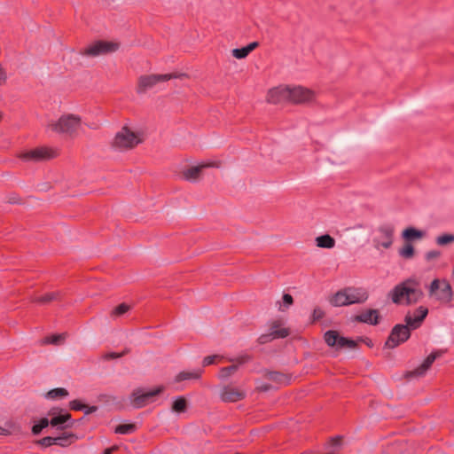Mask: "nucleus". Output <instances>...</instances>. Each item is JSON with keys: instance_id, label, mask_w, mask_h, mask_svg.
Returning <instances> with one entry per match:
<instances>
[{"instance_id": "obj_1", "label": "nucleus", "mask_w": 454, "mask_h": 454, "mask_svg": "<svg viewBox=\"0 0 454 454\" xmlns=\"http://www.w3.org/2000/svg\"><path fill=\"white\" fill-rule=\"evenodd\" d=\"M387 296L395 304L409 306L419 301L424 294L419 281L410 278L396 285Z\"/></svg>"}, {"instance_id": "obj_2", "label": "nucleus", "mask_w": 454, "mask_h": 454, "mask_svg": "<svg viewBox=\"0 0 454 454\" xmlns=\"http://www.w3.org/2000/svg\"><path fill=\"white\" fill-rule=\"evenodd\" d=\"M368 297V293L364 288L348 286L336 292L330 297L329 302L334 307H342L364 303Z\"/></svg>"}, {"instance_id": "obj_3", "label": "nucleus", "mask_w": 454, "mask_h": 454, "mask_svg": "<svg viewBox=\"0 0 454 454\" xmlns=\"http://www.w3.org/2000/svg\"><path fill=\"white\" fill-rule=\"evenodd\" d=\"M140 143H142V139L139 137L138 134L132 131L128 126H123L121 130L115 134L111 145L116 150L127 151L133 149Z\"/></svg>"}, {"instance_id": "obj_4", "label": "nucleus", "mask_w": 454, "mask_h": 454, "mask_svg": "<svg viewBox=\"0 0 454 454\" xmlns=\"http://www.w3.org/2000/svg\"><path fill=\"white\" fill-rule=\"evenodd\" d=\"M428 294L444 304L450 303L453 300L452 287L445 278H434L428 287Z\"/></svg>"}, {"instance_id": "obj_5", "label": "nucleus", "mask_w": 454, "mask_h": 454, "mask_svg": "<svg viewBox=\"0 0 454 454\" xmlns=\"http://www.w3.org/2000/svg\"><path fill=\"white\" fill-rule=\"evenodd\" d=\"M80 125L81 118L78 115L68 114L60 116L57 121L51 123L50 128L56 133L72 136Z\"/></svg>"}, {"instance_id": "obj_6", "label": "nucleus", "mask_w": 454, "mask_h": 454, "mask_svg": "<svg viewBox=\"0 0 454 454\" xmlns=\"http://www.w3.org/2000/svg\"><path fill=\"white\" fill-rule=\"evenodd\" d=\"M185 74H145L138 78L137 92L138 94L145 93L149 89L153 88L158 82H166L170 79L186 77Z\"/></svg>"}, {"instance_id": "obj_7", "label": "nucleus", "mask_w": 454, "mask_h": 454, "mask_svg": "<svg viewBox=\"0 0 454 454\" xmlns=\"http://www.w3.org/2000/svg\"><path fill=\"white\" fill-rule=\"evenodd\" d=\"M59 156V150L48 146H40L20 154V160L24 161H44Z\"/></svg>"}, {"instance_id": "obj_8", "label": "nucleus", "mask_w": 454, "mask_h": 454, "mask_svg": "<svg viewBox=\"0 0 454 454\" xmlns=\"http://www.w3.org/2000/svg\"><path fill=\"white\" fill-rule=\"evenodd\" d=\"M163 391V387H158L155 389L145 391L143 388L134 389L130 395V403L135 409H140L150 403L153 398Z\"/></svg>"}, {"instance_id": "obj_9", "label": "nucleus", "mask_w": 454, "mask_h": 454, "mask_svg": "<svg viewBox=\"0 0 454 454\" xmlns=\"http://www.w3.org/2000/svg\"><path fill=\"white\" fill-rule=\"evenodd\" d=\"M411 329L405 324L395 325L385 342V347L387 348H395L407 341L411 337Z\"/></svg>"}, {"instance_id": "obj_10", "label": "nucleus", "mask_w": 454, "mask_h": 454, "mask_svg": "<svg viewBox=\"0 0 454 454\" xmlns=\"http://www.w3.org/2000/svg\"><path fill=\"white\" fill-rule=\"evenodd\" d=\"M118 44L112 42L97 41L81 51V54L88 57H98L99 55L114 52Z\"/></svg>"}, {"instance_id": "obj_11", "label": "nucleus", "mask_w": 454, "mask_h": 454, "mask_svg": "<svg viewBox=\"0 0 454 454\" xmlns=\"http://www.w3.org/2000/svg\"><path fill=\"white\" fill-rule=\"evenodd\" d=\"M284 93H286L287 100L295 104L309 102L314 98V93L312 90L301 86L294 88L286 87V90H285Z\"/></svg>"}, {"instance_id": "obj_12", "label": "nucleus", "mask_w": 454, "mask_h": 454, "mask_svg": "<svg viewBox=\"0 0 454 454\" xmlns=\"http://www.w3.org/2000/svg\"><path fill=\"white\" fill-rule=\"evenodd\" d=\"M394 226L389 223L382 224L378 228L379 237L373 239L376 248L380 247L387 249L391 247L394 239Z\"/></svg>"}, {"instance_id": "obj_13", "label": "nucleus", "mask_w": 454, "mask_h": 454, "mask_svg": "<svg viewBox=\"0 0 454 454\" xmlns=\"http://www.w3.org/2000/svg\"><path fill=\"white\" fill-rule=\"evenodd\" d=\"M428 314V309L424 306L417 308L413 313L408 312L404 317L405 324L411 329L419 328Z\"/></svg>"}, {"instance_id": "obj_14", "label": "nucleus", "mask_w": 454, "mask_h": 454, "mask_svg": "<svg viewBox=\"0 0 454 454\" xmlns=\"http://www.w3.org/2000/svg\"><path fill=\"white\" fill-rule=\"evenodd\" d=\"M220 397L225 403H235L243 400L246 393L238 387L225 386L221 391Z\"/></svg>"}, {"instance_id": "obj_15", "label": "nucleus", "mask_w": 454, "mask_h": 454, "mask_svg": "<svg viewBox=\"0 0 454 454\" xmlns=\"http://www.w3.org/2000/svg\"><path fill=\"white\" fill-rule=\"evenodd\" d=\"M354 321L376 325L380 322V313L378 309H369L354 317Z\"/></svg>"}, {"instance_id": "obj_16", "label": "nucleus", "mask_w": 454, "mask_h": 454, "mask_svg": "<svg viewBox=\"0 0 454 454\" xmlns=\"http://www.w3.org/2000/svg\"><path fill=\"white\" fill-rule=\"evenodd\" d=\"M441 351L432 352L429 356H427V358L419 366H418L413 371L410 372V375L415 377L423 376L427 372V371L431 367L435 359L441 356Z\"/></svg>"}, {"instance_id": "obj_17", "label": "nucleus", "mask_w": 454, "mask_h": 454, "mask_svg": "<svg viewBox=\"0 0 454 454\" xmlns=\"http://www.w3.org/2000/svg\"><path fill=\"white\" fill-rule=\"evenodd\" d=\"M63 298V293L61 291H54L46 293L43 295L35 297L33 299V302L39 304H49L52 301H61Z\"/></svg>"}, {"instance_id": "obj_18", "label": "nucleus", "mask_w": 454, "mask_h": 454, "mask_svg": "<svg viewBox=\"0 0 454 454\" xmlns=\"http://www.w3.org/2000/svg\"><path fill=\"white\" fill-rule=\"evenodd\" d=\"M270 333L275 339H284L289 335V330L282 327L280 320H275L270 326Z\"/></svg>"}, {"instance_id": "obj_19", "label": "nucleus", "mask_w": 454, "mask_h": 454, "mask_svg": "<svg viewBox=\"0 0 454 454\" xmlns=\"http://www.w3.org/2000/svg\"><path fill=\"white\" fill-rule=\"evenodd\" d=\"M212 166L211 164H202L195 167H192L183 172V176L187 181H196L199 179L201 171L204 168Z\"/></svg>"}, {"instance_id": "obj_20", "label": "nucleus", "mask_w": 454, "mask_h": 454, "mask_svg": "<svg viewBox=\"0 0 454 454\" xmlns=\"http://www.w3.org/2000/svg\"><path fill=\"white\" fill-rule=\"evenodd\" d=\"M203 373L202 369H196L192 372H180L175 378L176 382H181L188 380H199Z\"/></svg>"}, {"instance_id": "obj_21", "label": "nucleus", "mask_w": 454, "mask_h": 454, "mask_svg": "<svg viewBox=\"0 0 454 454\" xmlns=\"http://www.w3.org/2000/svg\"><path fill=\"white\" fill-rule=\"evenodd\" d=\"M286 88H275L269 91L268 93V101L272 104H278L282 100L287 99V97H286V93H284Z\"/></svg>"}, {"instance_id": "obj_22", "label": "nucleus", "mask_w": 454, "mask_h": 454, "mask_svg": "<svg viewBox=\"0 0 454 454\" xmlns=\"http://www.w3.org/2000/svg\"><path fill=\"white\" fill-rule=\"evenodd\" d=\"M342 336L339 334L337 331L334 330H328L324 334V340L325 343L329 347H337V348H340V339H341Z\"/></svg>"}, {"instance_id": "obj_23", "label": "nucleus", "mask_w": 454, "mask_h": 454, "mask_svg": "<svg viewBox=\"0 0 454 454\" xmlns=\"http://www.w3.org/2000/svg\"><path fill=\"white\" fill-rule=\"evenodd\" d=\"M264 377L267 380L277 382L278 384H286L289 381V379L285 374L275 371L265 372Z\"/></svg>"}, {"instance_id": "obj_24", "label": "nucleus", "mask_w": 454, "mask_h": 454, "mask_svg": "<svg viewBox=\"0 0 454 454\" xmlns=\"http://www.w3.org/2000/svg\"><path fill=\"white\" fill-rule=\"evenodd\" d=\"M69 420H71V415L69 413H65V414L54 416L49 421H50L51 426L59 427V429H65L68 426H65L64 424Z\"/></svg>"}, {"instance_id": "obj_25", "label": "nucleus", "mask_w": 454, "mask_h": 454, "mask_svg": "<svg viewBox=\"0 0 454 454\" xmlns=\"http://www.w3.org/2000/svg\"><path fill=\"white\" fill-rule=\"evenodd\" d=\"M188 402L184 396H177L172 403V411L176 413H184L187 411Z\"/></svg>"}, {"instance_id": "obj_26", "label": "nucleus", "mask_w": 454, "mask_h": 454, "mask_svg": "<svg viewBox=\"0 0 454 454\" xmlns=\"http://www.w3.org/2000/svg\"><path fill=\"white\" fill-rule=\"evenodd\" d=\"M316 243L318 247L333 248L335 246V239L329 234H325L317 237Z\"/></svg>"}, {"instance_id": "obj_27", "label": "nucleus", "mask_w": 454, "mask_h": 454, "mask_svg": "<svg viewBox=\"0 0 454 454\" xmlns=\"http://www.w3.org/2000/svg\"><path fill=\"white\" fill-rule=\"evenodd\" d=\"M137 430V426L134 423L120 424L115 429L114 433L119 434H129Z\"/></svg>"}, {"instance_id": "obj_28", "label": "nucleus", "mask_w": 454, "mask_h": 454, "mask_svg": "<svg viewBox=\"0 0 454 454\" xmlns=\"http://www.w3.org/2000/svg\"><path fill=\"white\" fill-rule=\"evenodd\" d=\"M403 239H405L407 240H411L413 239H419V238L423 237V232L415 228L410 227V228L405 229L403 231Z\"/></svg>"}, {"instance_id": "obj_29", "label": "nucleus", "mask_w": 454, "mask_h": 454, "mask_svg": "<svg viewBox=\"0 0 454 454\" xmlns=\"http://www.w3.org/2000/svg\"><path fill=\"white\" fill-rule=\"evenodd\" d=\"M68 395V391L63 387L53 388L46 394V397L50 399H57Z\"/></svg>"}, {"instance_id": "obj_30", "label": "nucleus", "mask_w": 454, "mask_h": 454, "mask_svg": "<svg viewBox=\"0 0 454 454\" xmlns=\"http://www.w3.org/2000/svg\"><path fill=\"white\" fill-rule=\"evenodd\" d=\"M131 309V306L123 302L116 306L111 312L112 317H117L124 315Z\"/></svg>"}, {"instance_id": "obj_31", "label": "nucleus", "mask_w": 454, "mask_h": 454, "mask_svg": "<svg viewBox=\"0 0 454 454\" xmlns=\"http://www.w3.org/2000/svg\"><path fill=\"white\" fill-rule=\"evenodd\" d=\"M239 369L238 364H231L230 366L221 368L219 372V378L227 379L231 375L234 374Z\"/></svg>"}, {"instance_id": "obj_32", "label": "nucleus", "mask_w": 454, "mask_h": 454, "mask_svg": "<svg viewBox=\"0 0 454 454\" xmlns=\"http://www.w3.org/2000/svg\"><path fill=\"white\" fill-rule=\"evenodd\" d=\"M50 425V421L47 418H43L39 420V422L37 424H35L33 427H32V434L34 435H38L42 430L45 427H47L48 426Z\"/></svg>"}, {"instance_id": "obj_33", "label": "nucleus", "mask_w": 454, "mask_h": 454, "mask_svg": "<svg viewBox=\"0 0 454 454\" xmlns=\"http://www.w3.org/2000/svg\"><path fill=\"white\" fill-rule=\"evenodd\" d=\"M436 244L439 246H446L454 242V234L444 233L436 238Z\"/></svg>"}, {"instance_id": "obj_34", "label": "nucleus", "mask_w": 454, "mask_h": 454, "mask_svg": "<svg viewBox=\"0 0 454 454\" xmlns=\"http://www.w3.org/2000/svg\"><path fill=\"white\" fill-rule=\"evenodd\" d=\"M399 254L406 259H410L414 255V247L411 244H405L404 247L400 249Z\"/></svg>"}, {"instance_id": "obj_35", "label": "nucleus", "mask_w": 454, "mask_h": 454, "mask_svg": "<svg viewBox=\"0 0 454 454\" xmlns=\"http://www.w3.org/2000/svg\"><path fill=\"white\" fill-rule=\"evenodd\" d=\"M357 340H354L352 339H348L346 337H341V339H340V348H355L357 347Z\"/></svg>"}, {"instance_id": "obj_36", "label": "nucleus", "mask_w": 454, "mask_h": 454, "mask_svg": "<svg viewBox=\"0 0 454 454\" xmlns=\"http://www.w3.org/2000/svg\"><path fill=\"white\" fill-rule=\"evenodd\" d=\"M73 437H74V434H63L60 436L54 437V439H59L55 442V444L62 447L67 446L68 445V439Z\"/></svg>"}, {"instance_id": "obj_37", "label": "nucleus", "mask_w": 454, "mask_h": 454, "mask_svg": "<svg viewBox=\"0 0 454 454\" xmlns=\"http://www.w3.org/2000/svg\"><path fill=\"white\" fill-rule=\"evenodd\" d=\"M249 52L247 49L245 47L237 48L232 50V56L238 59H245L248 56Z\"/></svg>"}, {"instance_id": "obj_38", "label": "nucleus", "mask_w": 454, "mask_h": 454, "mask_svg": "<svg viewBox=\"0 0 454 454\" xmlns=\"http://www.w3.org/2000/svg\"><path fill=\"white\" fill-rule=\"evenodd\" d=\"M58 439H54V437L51 436H45L42 439H39L35 442L36 444L41 445L43 447H50L53 444H55V442Z\"/></svg>"}, {"instance_id": "obj_39", "label": "nucleus", "mask_w": 454, "mask_h": 454, "mask_svg": "<svg viewBox=\"0 0 454 454\" xmlns=\"http://www.w3.org/2000/svg\"><path fill=\"white\" fill-rule=\"evenodd\" d=\"M69 408L73 411H83L86 405L82 403L80 400L75 399L69 403Z\"/></svg>"}, {"instance_id": "obj_40", "label": "nucleus", "mask_w": 454, "mask_h": 454, "mask_svg": "<svg viewBox=\"0 0 454 454\" xmlns=\"http://www.w3.org/2000/svg\"><path fill=\"white\" fill-rule=\"evenodd\" d=\"M441 254L442 253L439 250H431L425 254V259L427 262H431L433 260L438 259Z\"/></svg>"}, {"instance_id": "obj_41", "label": "nucleus", "mask_w": 454, "mask_h": 454, "mask_svg": "<svg viewBox=\"0 0 454 454\" xmlns=\"http://www.w3.org/2000/svg\"><path fill=\"white\" fill-rule=\"evenodd\" d=\"M64 339L65 337L62 334H54L50 337H47L45 342L51 344H59Z\"/></svg>"}, {"instance_id": "obj_42", "label": "nucleus", "mask_w": 454, "mask_h": 454, "mask_svg": "<svg viewBox=\"0 0 454 454\" xmlns=\"http://www.w3.org/2000/svg\"><path fill=\"white\" fill-rule=\"evenodd\" d=\"M128 352H129V349H125L121 353L109 352V353L105 354L103 357L106 360L120 358V357L123 356L125 354H127Z\"/></svg>"}, {"instance_id": "obj_43", "label": "nucleus", "mask_w": 454, "mask_h": 454, "mask_svg": "<svg viewBox=\"0 0 454 454\" xmlns=\"http://www.w3.org/2000/svg\"><path fill=\"white\" fill-rule=\"evenodd\" d=\"M251 360H252V356L250 355L245 354V355L239 356L236 359H231V362H237L236 364H238L239 366L240 364H246Z\"/></svg>"}, {"instance_id": "obj_44", "label": "nucleus", "mask_w": 454, "mask_h": 454, "mask_svg": "<svg viewBox=\"0 0 454 454\" xmlns=\"http://www.w3.org/2000/svg\"><path fill=\"white\" fill-rule=\"evenodd\" d=\"M325 317V312L320 308H315L312 313L313 321H318Z\"/></svg>"}, {"instance_id": "obj_45", "label": "nucleus", "mask_w": 454, "mask_h": 454, "mask_svg": "<svg viewBox=\"0 0 454 454\" xmlns=\"http://www.w3.org/2000/svg\"><path fill=\"white\" fill-rule=\"evenodd\" d=\"M219 356H216V355H214V356H207L206 357H204L203 361H202V365L205 367V366H208V365H211L213 364H215V360L218 358Z\"/></svg>"}, {"instance_id": "obj_46", "label": "nucleus", "mask_w": 454, "mask_h": 454, "mask_svg": "<svg viewBox=\"0 0 454 454\" xmlns=\"http://www.w3.org/2000/svg\"><path fill=\"white\" fill-rule=\"evenodd\" d=\"M272 340H274V338L270 335V333H265V334H262L257 341L259 344H266L270 341H271Z\"/></svg>"}, {"instance_id": "obj_47", "label": "nucleus", "mask_w": 454, "mask_h": 454, "mask_svg": "<svg viewBox=\"0 0 454 454\" xmlns=\"http://www.w3.org/2000/svg\"><path fill=\"white\" fill-rule=\"evenodd\" d=\"M283 302H284V305L286 307L292 305L294 303V299H293L292 295L289 294H285L283 295Z\"/></svg>"}, {"instance_id": "obj_48", "label": "nucleus", "mask_w": 454, "mask_h": 454, "mask_svg": "<svg viewBox=\"0 0 454 454\" xmlns=\"http://www.w3.org/2000/svg\"><path fill=\"white\" fill-rule=\"evenodd\" d=\"M83 411H84V413L86 415L91 414V413H93V412L98 411V406H94V405L93 406H88V405H86V408Z\"/></svg>"}, {"instance_id": "obj_49", "label": "nucleus", "mask_w": 454, "mask_h": 454, "mask_svg": "<svg viewBox=\"0 0 454 454\" xmlns=\"http://www.w3.org/2000/svg\"><path fill=\"white\" fill-rule=\"evenodd\" d=\"M119 450L118 445H114L110 448H107L104 450L103 454H113L114 451H117Z\"/></svg>"}, {"instance_id": "obj_50", "label": "nucleus", "mask_w": 454, "mask_h": 454, "mask_svg": "<svg viewBox=\"0 0 454 454\" xmlns=\"http://www.w3.org/2000/svg\"><path fill=\"white\" fill-rule=\"evenodd\" d=\"M259 45V43L258 42H252L250 43L249 44H247L246 46V48L247 49L248 52L250 53L251 51H253L255 48H257Z\"/></svg>"}, {"instance_id": "obj_51", "label": "nucleus", "mask_w": 454, "mask_h": 454, "mask_svg": "<svg viewBox=\"0 0 454 454\" xmlns=\"http://www.w3.org/2000/svg\"><path fill=\"white\" fill-rule=\"evenodd\" d=\"M357 341H363L369 347L372 346V340L368 338L360 337V338H358Z\"/></svg>"}, {"instance_id": "obj_52", "label": "nucleus", "mask_w": 454, "mask_h": 454, "mask_svg": "<svg viewBox=\"0 0 454 454\" xmlns=\"http://www.w3.org/2000/svg\"><path fill=\"white\" fill-rule=\"evenodd\" d=\"M9 202L12 203V204L19 203L20 202V199H18L16 197H10L9 198Z\"/></svg>"}, {"instance_id": "obj_53", "label": "nucleus", "mask_w": 454, "mask_h": 454, "mask_svg": "<svg viewBox=\"0 0 454 454\" xmlns=\"http://www.w3.org/2000/svg\"><path fill=\"white\" fill-rule=\"evenodd\" d=\"M260 389L262 390V391H267V390L270 389V385H268V384L262 385L260 387Z\"/></svg>"}, {"instance_id": "obj_54", "label": "nucleus", "mask_w": 454, "mask_h": 454, "mask_svg": "<svg viewBox=\"0 0 454 454\" xmlns=\"http://www.w3.org/2000/svg\"><path fill=\"white\" fill-rule=\"evenodd\" d=\"M7 433H8V430H7V429H5V428H4V427H0V435H2V434H7Z\"/></svg>"}, {"instance_id": "obj_55", "label": "nucleus", "mask_w": 454, "mask_h": 454, "mask_svg": "<svg viewBox=\"0 0 454 454\" xmlns=\"http://www.w3.org/2000/svg\"><path fill=\"white\" fill-rule=\"evenodd\" d=\"M57 410H58V409H54V408H53V409H51V411H50V414H51V415L56 414Z\"/></svg>"}, {"instance_id": "obj_56", "label": "nucleus", "mask_w": 454, "mask_h": 454, "mask_svg": "<svg viewBox=\"0 0 454 454\" xmlns=\"http://www.w3.org/2000/svg\"><path fill=\"white\" fill-rule=\"evenodd\" d=\"M2 117H3V115H2V113L0 112V121L2 120Z\"/></svg>"}, {"instance_id": "obj_57", "label": "nucleus", "mask_w": 454, "mask_h": 454, "mask_svg": "<svg viewBox=\"0 0 454 454\" xmlns=\"http://www.w3.org/2000/svg\"><path fill=\"white\" fill-rule=\"evenodd\" d=\"M452 274H453V276H454V268H453V270H452Z\"/></svg>"}]
</instances>
